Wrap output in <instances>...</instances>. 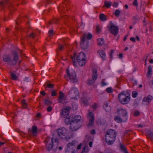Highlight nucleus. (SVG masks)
<instances>
[{"label":"nucleus","mask_w":153,"mask_h":153,"mask_svg":"<svg viewBox=\"0 0 153 153\" xmlns=\"http://www.w3.org/2000/svg\"><path fill=\"white\" fill-rule=\"evenodd\" d=\"M117 132L115 130L109 129L108 130L105 134V141L108 145L112 144L115 141Z\"/></svg>","instance_id":"obj_1"},{"label":"nucleus","mask_w":153,"mask_h":153,"mask_svg":"<svg viewBox=\"0 0 153 153\" xmlns=\"http://www.w3.org/2000/svg\"><path fill=\"white\" fill-rule=\"evenodd\" d=\"M81 119V117L79 115H76L71 117L70 126V129L71 131H75L80 127Z\"/></svg>","instance_id":"obj_2"},{"label":"nucleus","mask_w":153,"mask_h":153,"mask_svg":"<svg viewBox=\"0 0 153 153\" xmlns=\"http://www.w3.org/2000/svg\"><path fill=\"white\" fill-rule=\"evenodd\" d=\"M66 76H65V77L66 78L67 81H68V79L72 83H74L77 81L78 80L76 79V74L74 71L70 72L68 68L66 70Z\"/></svg>","instance_id":"obj_3"},{"label":"nucleus","mask_w":153,"mask_h":153,"mask_svg":"<svg viewBox=\"0 0 153 153\" xmlns=\"http://www.w3.org/2000/svg\"><path fill=\"white\" fill-rule=\"evenodd\" d=\"M2 120L3 132L7 135L9 138L11 139L12 137L11 136L9 135L7 133L8 130L10 128L9 125V123L7 121L6 118L4 117H2Z\"/></svg>","instance_id":"obj_4"},{"label":"nucleus","mask_w":153,"mask_h":153,"mask_svg":"<svg viewBox=\"0 0 153 153\" xmlns=\"http://www.w3.org/2000/svg\"><path fill=\"white\" fill-rule=\"evenodd\" d=\"M71 98L76 100L79 97V92L77 89L75 88H73L68 93Z\"/></svg>","instance_id":"obj_5"},{"label":"nucleus","mask_w":153,"mask_h":153,"mask_svg":"<svg viewBox=\"0 0 153 153\" xmlns=\"http://www.w3.org/2000/svg\"><path fill=\"white\" fill-rule=\"evenodd\" d=\"M86 35L85 33L83 34L81 38L80 45L82 48L85 49H86L88 45V41L86 40Z\"/></svg>","instance_id":"obj_6"},{"label":"nucleus","mask_w":153,"mask_h":153,"mask_svg":"<svg viewBox=\"0 0 153 153\" xmlns=\"http://www.w3.org/2000/svg\"><path fill=\"white\" fill-rule=\"evenodd\" d=\"M118 115L123 118V122H125L127 120V112L126 110L123 109H117Z\"/></svg>","instance_id":"obj_7"},{"label":"nucleus","mask_w":153,"mask_h":153,"mask_svg":"<svg viewBox=\"0 0 153 153\" xmlns=\"http://www.w3.org/2000/svg\"><path fill=\"white\" fill-rule=\"evenodd\" d=\"M57 132L58 135L61 139H63L65 137L67 130L64 128H58L57 130Z\"/></svg>","instance_id":"obj_8"},{"label":"nucleus","mask_w":153,"mask_h":153,"mask_svg":"<svg viewBox=\"0 0 153 153\" xmlns=\"http://www.w3.org/2000/svg\"><path fill=\"white\" fill-rule=\"evenodd\" d=\"M109 30L111 33L115 36L117 35L119 30L118 27L115 26L113 23H110V26L108 27Z\"/></svg>","instance_id":"obj_9"},{"label":"nucleus","mask_w":153,"mask_h":153,"mask_svg":"<svg viewBox=\"0 0 153 153\" xmlns=\"http://www.w3.org/2000/svg\"><path fill=\"white\" fill-rule=\"evenodd\" d=\"M45 143L46 144V148L47 150L49 151L51 150L53 146L52 139V138L47 139L45 140Z\"/></svg>","instance_id":"obj_10"},{"label":"nucleus","mask_w":153,"mask_h":153,"mask_svg":"<svg viewBox=\"0 0 153 153\" xmlns=\"http://www.w3.org/2000/svg\"><path fill=\"white\" fill-rule=\"evenodd\" d=\"M12 55L13 56V59L12 61L10 62H8V64L10 66H12L15 65L19 57L18 53L16 51H13L12 52Z\"/></svg>","instance_id":"obj_11"},{"label":"nucleus","mask_w":153,"mask_h":153,"mask_svg":"<svg viewBox=\"0 0 153 153\" xmlns=\"http://www.w3.org/2000/svg\"><path fill=\"white\" fill-rule=\"evenodd\" d=\"M97 71L96 69L94 68L93 70L92 79H89L88 84L91 85L94 83V81L96 80L97 78Z\"/></svg>","instance_id":"obj_12"},{"label":"nucleus","mask_w":153,"mask_h":153,"mask_svg":"<svg viewBox=\"0 0 153 153\" xmlns=\"http://www.w3.org/2000/svg\"><path fill=\"white\" fill-rule=\"evenodd\" d=\"M71 108L69 106H67L62 110V116L64 118L66 117L69 114V112Z\"/></svg>","instance_id":"obj_13"},{"label":"nucleus","mask_w":153,"mask_h":153,"mask_svg":"<svg viewBox=\"0 0 153 153\" xmlns=\"http://www.w3.org/2000/svg\"><path fill=\"white\" fill-rule=\"evenodd\" d=\"M59 96L58 99V102L61 103H64L66 102H65V95L64 94L62 91L59 92Z\"/></svg>","instance_id":"obj_14"},{"label":"nucleus","mask_w":153,"mask_h":153,"mask_svg":"<svg viewBox=\"0 0 153 153\" xmlns=\"http://www.w3.org/2000/svg\"><path fill=\"white\" fill-rule=\"evenodd\" d=\"M153 99L152 96L149 95L147 97H144L143 100V104L148 105Z\"/></svg>","instance_id":"obj_15"},{"label":"nucleus","mask_w":153,"mask_h":153,"mask_svg":"<svg viewBox=\"0 0 153 153\" xmlns=\"http://www.w3.org/2000/svg\"><path fill=\"white\" fill-rule=\"evenodd\" d=\"M86 56L85 53L82 52H81L77 56L76 60L77 61L86 60Z\"/></svg>","instance_id":"obj_16"},{"label":"nucleus","mask_w":153,"mask_h":153,"mask_svg":"<svg viewBox=\"0 0 153 153\" xmlns=\"http://www.w3.org/2000/svg\"><path fill=\"white\" fill-rule=\"evenodd\" d=\"M29 133L30 132H32V135L34 136H36L37 134V128L36 126H33L32 127L31 129H29L28 130Z\"/></svg>","instance_id":"obj_17"},{"label":"nucleus","mask_w":153,"mask_h":153,"mask_svg":"<svg viewBox=\"0 0 153 153\" xmlns=\"http://www.w3.org/2000/svg\"><path fill=\"white\" fill-rule=\"evenodd\" d=\"M89 116L90 118L89 119V122L88 124L89 126H91L93 125L94 122V117L93 112H90L89 114Z\"/></svg>","instance_id":"obj_18"},{"label":"nucleus","mask_w":153,"mask_h":153,"mask_svg":"<svg viewBox=\"0 0 153 153\" xmlns=\"http://www.w3.org/2000/svg\"><path fill=\"white\" fill-rule=\"evenodd\" d=\"M123 99L120 100H119L120 102L123 105L126 104H128L130 100V97H126V98H124Z\"/></svg>","instance_id":"obj_19"},{"label":"nucleus","mask_w":153,"mask_h":153,"mask_svg":"<svg viewBox=\"0 0 153 153\" xmlns=\"http://www.w3.org/2000/svg\"><path fill=\"white\" fill-rule=\"evenodd\" d=\"M130 97L129 95H127L126 94H125L124 92H122L120 94L118 95V98L119 100H122L124 98H126V97Z\"/></svg>","instance_id":"obj_20"},{"label":"nucleus","mask_w":153,"mask_h":153,"mask_svg":"<svg viewBox=\"0 0 153 153\" xmlns=\"http://www.w3.org/2000/svg\"><path fill=\"white\" fill-rule=\"evenodd\" d=\"M3 61L5 62H10L11 61V58L8 55H4L3 57Z\"/></svg>","instance_id":"obj_21"},{"label":"nucleus","mask_w":153,"mask_h":153,"mask_svg":"<svg viewBox=\"0 0 153 153\" xmlns=\"http://www.w3.org/2000/svg\"><path fill=\"white\" fill-rule=\"evenodd\" d=\"M98 53L103 59L104 60L105 59L106 55L104 51L102 50H100L98 51Z\"/></svg>","instance_id":"obj_22"},{"label":"nucleus","mask_w":153,"mask_h":153,"mask_svg":"<svg viewBox=\"0 0 153 153\" xmlns=\"http://www.w3.org/2000/svg\"><path fill=\"white\" fill-rule=\"evenodd\" d=\"M73 148L74 147H68L67 145V148L65 151L66 153H75L74 149H73Z\"/></svg>","instance_id":"obj_23"},{"label":"nucleus","mask_w":153,"mask_h":153,"mask_svg":"<svg viewBox=\"0 0 153 153\" xmlns=\"http://www.w3.org/2000/svg\"><path fill=\"white\" fill-rule=\"evenodd\" d=\"M99 18L100 20L102 21H104L107 20L106 16L103 13L100 15Z\"/></svg>","instance_id":"obj_24"},{"label":"nucleus","mask_w":153,"mask_h":153,"mask_svg":"<svg viewBox=\"0 0 153 153\" xmlns=\"http://www.w3.org/2000/svg\"><path fill=\"white\" fill-rule=\"evenodd\" d=\"M114 120L117 123H122L123 121V118L118 116H116L115 117Z\"/></svg>","instance_id":"obj_25"},{"label":"nucleus","mask_w":153,"mask_h":153,"mask_svg":"<svg viewBox=\"0 0 153 153\" xmlns=\"http://www.w3.org/2000/svg\"><path fill=\"white\" fill-rule=\"evenodd\" d=\"M77 144V142L75 140H73L71 143H68V147H70L71 148L72 147V146H74V148H75Z\"/></svg>","instance_id":"obj_26"},{"label":"nucleus","mask_w":153,"mask_h":153,"mask_svg":"<svg viewBox=\"0 0 153 153\" xmlns=\"http://www.w3.org/2000/svg\"><path fill=\"white\" fill-rule=\"evenodd\" d=\"M152 69V66L149 65L148 68V71L146 74L147 76L148 77H149L151 75Z\"/></svg>","instance_id":"obj_27"},{"label":"nucleus","mask_w":153,"mask_h":153,"mask_svg":"<svg viewBox=\"0 0 153 153\" xmlns=\"http://www.w3.org/2000/svg\"><path fill=\"white\" fill-rule=\"evenodd\" d=\"M103 108L106 111H109L111 110V108L110 107L108 106L107 102H105L104 103V105H103Z\"/></svg>","instance_id":"obj_28"},{"label":"nucleus","mask_w":153,"mask_h":153,"mask_svg":"<svg viewBox=\"0 0 153 153\" xmlns=\"http://www.w3.org/2000/svg\"><path fill=\"white\" fill-rule=\"evenodd\" d=\"M97 40L99 42L98 44L100 46H101L104 43V39L102 38H99L97 39Z\"/></svg>","instance_id":"obj_29"},{"label":"nucleus","mask_w":153,"mask_h":153,"mask_svg":"<svg viewBox=\"0 0 153 153\" xmlns=\"http://www.w3.org/2000/svg\"><path fill=\"white\" fill-rule=\"evenodd\" d=\"M104 6L107 8H108L111 7L112 3L111 2H108V1H104Z\"/></svg>","instance_id":"obj_30"},{"label":"nucleus","mask_w":153,"mask_h":153,"mask_svg":"<svg viewBox=\"0 0 153 153\" xmlns=\"http://www.w3.org/2000/svg\"><path fill=\"white\" fill-rule=\"evenodd\" d=\"M86 60L77 61L78 64L80 66H82L84 65L85 63Z\"/></svg>","instance_id":"obj_31"},{"label":"nucleus","mask_w":153,"mask_h":153,"mask_svg":"<svg viewBox=\"0 0 153 153\" xmlns=\"http://www.w3.org/2000/svg\"><path fill=\"white\" fill-rule=\"evenodd\" d=\"M24 83L26 85L28 86L29 84V78L28 77H25L24 79Z\"/></svg>","instance_id":"obj_32"},{"label":"nucleus","mask_w":153,"mask_h":153,"mask_svg":"<svg viewBox=\"0 0 153 153\" xmlns=\"http://www.w3.org/2000/svg\"><path fill=\"white\" fill-rule=\"evenodd\" d=\"M71 122V119L70 117H68L66 118L65 120V123L67 125L70 124Z\"/></svg>","instance_id":"obj_33"},{"label":"nucleus","mask_w":153,"mask_h":153,"mask_svg":"<svg viewBox=\"0 0 153 153\" xmlns=\"http://www.w3.org/2000/svg\"><path fill=\"white\" fill-rule=\"evenodd\" d=\"M22 106L23 108H26L27 105V104L25 102V100H23L21 101Z\"/></svg>","instance_id":"obj_34"},{"label":"nucleus","mask_w":153,"mask_h":153,"mask_svg":"<svg viewBox=\"0 0 153 153\" xmlns=\"http://www.w3.org/2000/svg\"><path fill=\"white\" fill-rule=\"evenodd\" d=\"M7 0H2L1 1H0V6H2L4 7V5L7 4Z\"/></svg>","instance_id":"obj_35"},{"label":"nucleus","mask_w":153,"mask_h":153,"mask_svg":"<svg viewBox=\"0 0 153 153\" xmlns=\"http://www.w3.org/2000/svg\"><path fill=\"white\" fill-rule=\"evenodd\" d=\"M10 75L12 77V79L13 80H16L17 78V76L13 73L10 72Z\"/></svg>","instance_id":"obj_36"},{"label":"nucleus","mask_w":153,"mask_h":153,"mask_svg":"<svg viewBox=\"0 0 153 153\" xmlns=\"http://www.w3.org/2000/svg\"><path fill=\"white\" fill-rule=\"evenodd\" d=\"M120 149L124 152H125L127 150L123 144L120 143Z\"/></svg>","instance_id":"obj_37"},{"label":"nucleus","mask_w":153,"mask_h":153,"mask_svg":"<svg viewBox=\"0 0 153 153\" xmlns=\"http://www.w3.org/2000/svg\"><path fill=\"white\" fill-rule=\"evenodd\" d=\"M82 102L85 105H87V100L86 98L85 97H83L82 99Z\"/></svg>","instance_id":"obj_38"},{"label":"nucleus","mask_w":153,"mask_h":153,"mask_svg":"<svg viewBox=\"0 0 153 153\" xmlns=\"http://www.w3.org/2000/svg\"><path fill=\"white\" fill-rule=\"evenodd\" d=\"M147 134L151 138V139H153V133L150 131H147Z\"/></svg>","instance_id":"obj_39"},{"label":"nucleus","mask_w":153,"mask_h":153,"mask_svg":"<svg viewBox=\"0 0 153 153\" xmlns=\"http://www.w3.org/2000/svg\"><path fill=\"white\" fill-rule=\"evenodd\" d=\"M51 103V101L46 99L45 101V104L46 105H49Z\"/></svg>","instance_id":"obj_40"},{"label":"nucleus","mask_w":153,"mask_h":153,"mask_svg":"<svg viewBox=\"0 0 153 153\" xmlns=\"http://www.w3.org/2000/svg\"><path fill=\"white\" fill-rule=\"evenodd\" d=\"M120 13V11L119 10H116L114 13V14L116 16H118L119 15Z\"/></svg>","instance_id":"obj_41"},{"label":"nucleus","mask_w":153,"mask_h":153,"mask_svg":"<svg viewBox=\"0 0 153 153\" xmlns=\"http://www.w3.org/2000/svg\"><path fill=\"white\" fill-rule=\"evenodd\" d=\"M48 82H49V83H48L47 85V86L49 88H54V85L53 84L51 83L49 81H48Z\"/></svg>","instance_id":"obj_42"},{"label":"nucleus","mask_w":153,"mask_h":153,"mask_svg":"<svg viewBox=\"0 0 153 153\" xmlns=\"http://www.w3.org/2000/svg\"><path fill=\"white\" fill-rule=\"evenodd\" d=\"M106 91L108 93H111L112 92V89L111 87L108 88L106 89Z\"/></svg>","instance_id":"obj_43"},{"label":"nucleus","mask_w":153,"mask_h":153,"mask_svg":"<svg viewBox=\"0 0 153 153\" xmlns=\"http://www.w3.org/2000/svg\"><path fill=\"white\" fill-rule=\"evenodd\" d=\"M137 95V93L136 91H134L132 93V97L133 98L136 97Z\"/></svg>","instance_id":"obj_44"},{"label":"nucleus","mask_w":153,"mask_h":153,"mask_svg":"<svg viewBox=\"0 0 153 153\" xmlns=\"http://www.w3.org/2000/svg\"><path fill=\"white\" fill-rule=\"evenodd\" d=\"M92 38V34L90 33H88L87 35V38L88 39L90 40Z\"/></svg>","instance_id":"obj_45"},{"label":"nucleus","mask_w":153,"mask_h":153,"mask_svg":"<svg viewBox=\"0 0 153 153\" xmlns=\"http://www.w3.org/2000/svg\"><path fill=\"white\" fill-rule=\"evenodd\" d=\"M132 4L133 5L137 7L138 6L137 0H134Z\"/></svg>","instance_id":"obj_46"},{"label":"nucleus","mask_w":153,"mask_h":153,"mask_svg":"<svg viewBox=\"0 0 153 153\" xmlns=\"http://www.w3.org/2000/svg\"><path fill=\"white\" fill-rule=\"evenodd\" d=\"M140 114V112L138 111H135L133 114V115L135 116H137Z\"/></svg>","instance_id":"obj_47"},{"label":"nucleus","mask_w":153,"mask_h":153,"mask_svg":"<svg viewBox=\"0 0 153 153\" xmlns=\"http://www.w3.org/2000/svg\"><path fill=\"white\" fill-rule=\"evenodd\" d=\"M51 96L53 97L55 96L56 95V93L54 90H53L51 92Z\"/></svg>","instance_id":"obj_48"},{"label":"nucleus","mask_w":153,"mask_h":153,"mask_svg":"<svg viewBox=\"0 0 153 153\" xmlns=\"http://www.w3.org/2000/svg\"><path fill=\"white\" fill-rule=\"evenodd\" d=\"M71 58L72 61L73 62L74 65L76 66V63L75 62V59H74V57H72V56H71Z\"/></svg>","instance_id":"obj_49"},{"label":"nucleus","mask_w":153,"mask_h":153,"mask_svg":"<svg viewBox=\"0 0 153 153\" xmlns=\"http://www.w3.org/2000/svg\"><path fill=\"white\" fill-rule=\"evenodd\" d=\"M96 32L97 33H99L100 31L101 30L99 28V26L98 25H97L96 27Z\"/></svg>","instance_id":"obj_50"},{"label":"nucleus","mask_w":153,"mask_h":153,"mask_svg":"<svg viewBox=\"0 0 153 153\" xmlns=\"http://www.w3.org/2000/svg\"><path fill=\"white\" fill-rule=\"evenodd\" d=\"M118 4L117 2H114L112 6L114 7H117L118 6Z\"/></svg>","instance_id":"obj_51"},{"label":"nucleus","mask_w":153,"mask_h":153,"mask_svg":"<svg viewBox=\"0 0 153 153\" xmlns=\"http://www.w3.org/2000/svg\"><path fill=\"white\" fill-rule=\"evenodd\" d=\"M114 51L113 49L111 50V52L110 53V56L111 57V59H112L113 58L112 54L114 53Z\"/></svg>","instance_id":"obj_52"},{"label":"nucleus","mask_w":153,"mask_h":153,"mask_svg":"<svg viewBox=\"0 0 153 153\" xmlns=\"http://www.w3.org/2000/svg\"><path fill=\"white\" fill-rule=\"evenodd\" d=\"M52 110V108L51 106H49L47 108V111L48 112H50Z\"/></svg>","instance_id":"obj_53"},{"label":"nucleus","mask_w":153,"mask_h":153,"mask_svg":"<svg viewBox=\"0 0 153 153\" xmlns=\"http://www.w3.org/2000/svg\"><path fill=\"white\" fill-rule=\"evenodd\" d=\"M56 114H53L52 116V119L53 120H56Z\"/></svg>","instance_id":"obj_54"},{"label":"nucleus","mask_w":153,"mask_h":153,"mask_svg":"<svg viewBox=\"0 0 153 153\" xmlns=\"http://www.w3.org/2000/svg\"><path fill=\"white\" fill-rule=\"evenodd\" d=\"M59 48L60 50H62L63 49H64V46L63 45H61L59 46Z\"/></svg>","instance_id":"obj_55"},{"label":"nucleus","mask_w":153,"mask_h":153,"mask_svg":"<svg viewBox=\"0 0 153 153\" xmlns=\"http://www.w3.org/2000/svg\"><path fill=\"white\" fill-rule=\"evenodd\" d=\"M40 94H41L43 96H45L46 95V93L44 91H41Z\"/></svg>","instance_id":"obj_56"},{"label":"nucleus","mask_w":153,"mask_h":153,"mask_svg":"<svg viewBox=\"0 0 153 153\" xmlns=\"http://www.w3.org/2000/svg\"><path fill=\"white\" fill-rule=\"evenodd\" d=\"M95 131L94 129H93L92 130L91 132V134H92V135H93L94 134H95Z\"/></svg>","instance_id":"obj_57"},{"label":"nucleus","mask_w":153,"mask_h":153,"mask_svg":"<svg viewBox=\"0 0 153 153\" xmlns=\"http://www.w3.org/2000/svg\"><path fill=\"white\" fill-rule=\"evenodd\" d=\"M130 40L133 42H135V39L134 37H131L130 39Z\"/></svg>","instance_id":"obj_58"},{"label":"nucleus","mask_w":153,"mask_h":153,"mask_svg":"<svg viewBox=\"0 0 153 153\" xmlns=\"http://www.w3.org/2000/svg\"><path fill=\"white\" fill-rule=\"evenodd\" d=\"M33 25L34 26L38 27L39 25V22H37V23L33 24Z\"/></svg>","instance_id":"obj_59"},{"label":"nucleus","mask_w":153,"mask_h":153,"mask_svg":"<svg viewBox=\"0 0 153 153\" xmlns=\"http://www.w3.org/2000/svg\"><path fill=\"white\" fill-rule=\"evenodd\" d=\"M53 30H50L49 31V33L50 35H52L53 34Z\"/></svg>","instance_id":"obj_60"},{"label":"nucleus","mask_w":153,"mask_h":153,"mask_svg":"<svg viewBox=\"0 0 153 153\" xmlns=\"http://www.w3.org/2000/svg\"><path fill=\"white\" fill-rule=\"evenodd\" d=\"M119 58H122L123 57V55L122 53H120L119 55Z\"/></svg>","instance_id":"obj_61"},{"label":"nucleus","mask_w":153,"mask_h":153,"mask_svg":"<svg viewBox=\"0 0 153 153\" xmlns=\"http://www.w3.org/2000/svg\"><path fill=\"white\" fill-rule=\"evenodd\" d=\"M82 145V143H80L79 145H78V146L77 147V149H81V146Z\"/></svg>","instance_id":"obj_62"},{"label":"nucleus","mask_w":153,"mask_h":153,"mask_svg":"<svg viewBox=\"0 0 153 153\" xmlns=\"http://www.w3.org/2000/svg\"><path fill=\"white\" fill-rule=\"evenodd\" d=\"M92 142L91 141H90L89 143V146L90 147L92 146Z\"/></svg>","instance_id":"obj_63"},{"label":"nucleus","mask_w":153,"mask_h":153,"mask_svg":"<svg viewBox=\"0 0 153 153\" xmlns=\"http://www.w3.org/2000/svg\"><path fill=\"white\" fill-rule=\"evenodd\" d=\"M47 67H45L43 68L42 70H44L45 72H47V70H46Z\"/></svg>","instance_id":"obj_64"}]
</instances>
